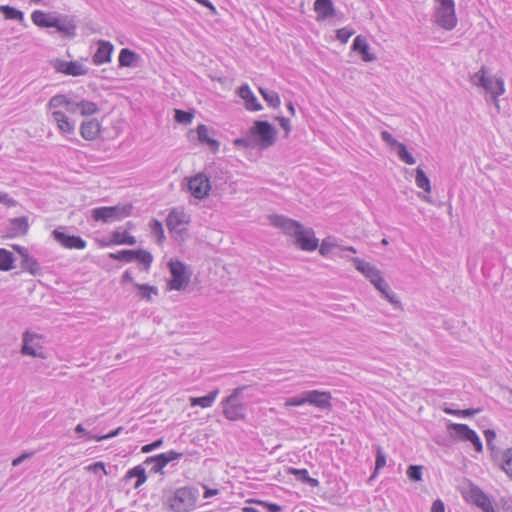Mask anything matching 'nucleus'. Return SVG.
I'll return each instance as SVG.
<instances>
[{
	"label": "nucleus",
	"instance_id": "nucleus-1",
	"mask_svg": "<svg viewBox=\"0 0 512 512\" xmlns=\"http://www.w3.org/2000/svg\"><path fill=\"white\" fill-rule=\"evenodd\" d=\"M31 19L40 28H55L65 38L73 39L76 36V22L68 15L56 16L42 10H35L31 14Z\"/></svg>",
	"mask_w": 512,
	"mask_h": 512
},
{
	"label": "nucleus",
	"instance_id": "nucleus-2",
	"mask_svg": "<svg viewBox=\"0 0 512 512\" xmlns=\"http://www.w3.org/2000/svg\"><path fill=\"white\" fill-rule=\"evenodd\" d=\"M199 490L185 486L174 491H164L163 505L172 512H190L196 507Z\"/></svg>",
	"mask_w": 512,
	"mask_h": 512
},
{
	"label": "nucleus",
	"instance_id": "nucleus-3",
	"mask_svg": "<svg viewBox=\"0 0 512 512\" xmlns=\"http://www.w3.org/2000/svg\"><path fill=\"white\" fill-rule=\"evenodd\" d=\"M254 148L262 150L273 146L277 141V129L268 121L256 120L249 129Z\"/></svg>",
	"mask_w": 512,
	"mask_h": 512
},
{
	"label": "nucleus",
	"instance_id": "nucleus-4",
	"mask_svg": "<svg viewBox=\"0 0 512 512\" xmlns=\"http://www.w3.org/2000/svg\"><path fill=\"white\" fill-rule=\"evenodd\" d=\"M247 386H240L233 390L231 395L222 400L223 414L230 421L244 420L246 417L247 405L239 401V397Z\"/></svg>",
	"mask_w": 512,
	"mask_h": 512
},
{
	"label": "nucleus",
	"instance_id": "nucleus-5",
	"mask_svg": "<svg viewBox=\"0 0 512 512\" xmlns=\"http://www.w3.org/2000/svg\"><path fill=\"white\" fill-rule=\"evenodd\" d=\"M435 22L445 30H452L457 25L454 0H435Z\"/></svg>",
	"mask_w": 512,
	"mask_h": 512
},
{
	"label": "nucleus",
	"instance_id": "nucleus-6",
	"mask_svg": "<svg viewBox=\"0 0 512 512\" xmlns=\"http://www.w3.org/2000/svg\"><path fill=\"white\" fill-rule=\"evenodd\" d=\"M132 209L131 204L97 207L92 210V218L95 221L110 223L128 217Z\"/></svg>",
	"mask_w": 512,
	"mask_h": 512
},
{
	"label": "nucleus",
	"instance_id": "nucleus-7",
	"mask_svg": "<svg viewBox=\"0 0 512 512\" xmlns=\"http://www.w3.org/2000/svg\"><path fill=\"white\" fill-rule=\"evenodd\" d=\"M109 258L117 261H122L126 263H130L133 261H137L144 266V269L147 271L153 261V256L150 252L138 249V250H129L124 249L118 252L109 253Z\"/></svg>",
	"mask_w": 512,
	"mask_h": 512
},
{
	"label": "nucleus",
	"instance_id": "nucleus-8",
	"mask_svg": "<svg viewBox=\"0 0 512 512\" xmlns=\"http://www.w3.org/2000/svg\"><path fill=\"white\" fill-rule=\"evenodd\" d=\"M171 279L168 282L171 290H184L190 281V274L187 272L186 265L179 260H170L168 263Z\"/></svg>",
	"mask_w": 512,
	"mask_h": 512
},
{
	"label": "nucleus",
	"instance_id": "nucleus-9",
	"mask_svg": "<svg viewBox=\"0 0 512 512\" xmlns=\"http://www.w3.org/2000/svg\"><path fill=\"white\" fill-rule=\"evenodd\" d=\"M42 336L26 330L22 335L21 354L24 356H32L40 359H45L46 354L43 346L41 345Z\"/></svg>",
	"mask_w": 512,
	"mask_h": 512
},
{
	"label": "nucleus",
	"instance_id": "nucleus-10",
	"mask_svg": "<svg viewBox=\"0 0 512 512\" xmlns=\"http://www.w3.org/2000/svg\"><path fill=\"white\" fill-rule=\"evenodd\" d=\"M182 456V453L171 450L165 453H160L154 456L147 457L144 460L143 465H151V473L164 474V467L168 463L180 459Z\"/></svg>",
	"mask_w": 512,
	"mask_h": 512
},
{
	"label": "nucleus",
	"instance_id": "nucleus-11",
	"mask_svg": "<svg viewBox=\"0 0 512 512\" xmlns=\"http://www.w3.org/2000/svg\"><path fill=\"white\" fill-rule=\"evenodd\" d=\"M50 64L56 72L69 76H83L88 73V68L77 61H66L55 58L50 61Z\"/></svg>",
	"mask_w": 512,
	"mask_h": 512
},
{
	"label": "nucleus",
	"instance_id": "nucleus-12",
	"mask_svg": "<svg viewBox=\"0 0 512 512\" xmlns=\"http://www.w3.org/2000/svg\"><path fill=\"white\" fill-rule=\"evenodd\" d=\"M188 189L196 199H204L209 195L211 184L209 178L204 173H198L188 182Z\"/></svg>",
	"mask_w": 512,
	"mask_h": 512
},
{
	"label": "nucleus",
	"instance_id": "nucleus-13",
	"mask_svg": "<svg viewBox=\"0 0 512 512\" xmlns=\"http://www.w3.org/2000/svg\"><path fill=\"white\" fill-rule=\"evenodd\" d=\"M53 238L67 249H84L87 242L80 236L70 235L64 231V228H57L52 231Z\"/></svg>",
	"mask_w": 512,
	"mask_h": 512
},
{
	"label": "nucleus",
	"instance_id": "nucleus-14",
	"mask_svg": "<svg viewBox=\"0 0 512 512\" xmlns=\"http://www.w3.org/2000/svg\"><path fill=\"white\" fill-rule=\"evenodd\" d=\"M269 220L271 225L281 229L285 234L292 236L294 238L303 227V225L299 221L293 220L283 215H270Z\"/></svg>",
	"mask_w": 512,
	"mask_h": 512
},
{
	"label": "nucleus",
	"instance_id": "nucleus-15",
	"mask_svg": "<svg viewBox=\"0 0 512 512\" xmlns=\"http://www.w3.org/2000/svg\"><path fill=\"white\" fill-rule=\"evenodd\" d=\"M188 223L189 216L183 210H178L177 208H173L166 218V225L170 232L178 235H182L187 231L184 225Z\"/></svg>",
	"mask_w": 512,
	"mask_h": 512
},
{
	"label": "nucleus",
	"instance_id": "nucleus-16",
	"mask_svg": "<svg viewBox=\"0 0 512 512\" xmlns=\"http://www.w3.org/2000/svg\"><path fill=\"white\" fill-rule=\"evenodd\" d=\"M295 244L303 251H314L319 246V240L315 237L312 228H304L297 233L295 237Z\"/></svg>",
	"mask_w": 512,
	"mask_h": 512
},
{
	"label": "nucleus",
	"instance_id": "nucleus-17",
	"mask_svg": "<svg viewBox=\"0 0 512 512\" xmlns=\"http://www.w3.org/2000/svg\"><path fill=\"white\" fill-rule=\"evenodd\" d=\"M331 393L326 391L310 390L306 391V401L321 410H330L332 408Z\"/></svg>",
	"mask_w": 512,
	"mask_h": 512
},
{
	"label": "nucleus",
	"instance_id": "nucleus-18",
	"mask_svg": "<svg viewBox=\"0 0 512 512\" xmlns=\"http://www.w3.org/2000/svg\"><path fill=\"white\" fill-rule=\"evenodd\" d=\"M480 81L481 87H483L487 92L491 94L493 102L495 103L496 107L499 108L497 98L505 92L503 79L498 78L494 81L491 77H482Z\"/></svg>",
	"mask_w": 512,
	"mask_h": 512
},
{
	"label": "nucleus",
	"instance_id": "nucleus-19",
	"mask_svg": "<svg viewBox=\"0 0 512 512\" xmlns=\"http://www.w3.org/2000/svg\"><path fill=\"white\" fill-rule=\"evenodd\" d=\"M28 230H29L28 217L21 216V217L12 218L9 220V223L7 226V236L10 238L24 236L27 234Z\"/></svg>",
	"mask_w": 512,
	"mask_h": 512
},
{
	"label": "nucleus",
	"instance_id": "nucleus-20",
	"mask_svg": "<svg viewBox=\"0 0 512 512\" xmlns=\"http://www.w3.org/2000/svg\"><path fill=\"white\" fill-rule=\"evenodd\" d=\"M113 50L114 46L109 41L99 40L97 50L92 57L93 63L95 65L109 63L111 61Z\"/></svg>",
	"mask_w": 512,
	"mask_h": 512
},
{
	"label": "nucleus",
	"instance_id": "nucleus-21",
	"mask_svg": "<svg viewBox=\"0 0 512 512\" xmlns=\"http://www.w3.org/2000/svg\"><path fill=\"white\" fill-rule=\"evenodd\" d=\"M238 95L244 100V105L247 110L255 112L262 109L261 103L247 84L239 87Z\"/></svg>",
	"mask_w": 512,
	"mask_h": 512
},
{
	"label": "nucleus",
	"instance_id": "nucleus-22",
	"mask_svg": "<svg viewBox=\"0 0 512 512\" xmlns=\"http://www.w3.org/2000/svg\"><path fill=\"white\" fill-rule=\"evenodd\" d=\"M352 50L358 52L364 62H373L377 59L376 55L370 52L367 40L362 35H358L353 40Z\"/></svg>",
	"mask_w": 512,
	"mask_h": 512
},
{
	"label": "nucleus",
	"instance_id": "nucleus-23",
	"mask_svg": "<svg viewBox=\"0 0 512 512\" xmlns=\"http://www.w3.org/2000/svg\"><path fill=\"white\" fill-rule=\"evenodd\" d=\"M100 131L101 125L96 119L83 121L80 126V134L87 141H93L97 139Z\"/></svg>",
	"mask_w": 512,
	"mask_h": 512
},
{
	"label": "nucleus",
	"instance_id": "nucleus-24",
	"mask_svg": "<svg viewBox=\"0 0 512 512\" xmlns=\"http://www.w3.org/2000/svg\"><path fill=\"white\" fill-rule=\"evenodd\" d=\"M314 10L318 14V21L333 17L336 14L332 0H315Z\"/></svg>",
	"mask_w": 512,
	"mask_h": 512
},
{
	"label": "nucleus",
	"instance_id": "nucleus-25",
	"mask_svg": "<svg viewBox=\"0 0 512 512\" xmlns=\"http://www.w3.org/2000/svg\"><path fill=\"white\" fill-rule=\"evenodd\" d=\"M52 117L54 121L57 123V127L59 128L62 134L73 135L75 132V124L71 122L69 118L62 111H54L52 112Z\"/></svg>",
	"mask_w": 512,
	"mask_h": 512
},
{
	"label": "nucleus",
	"instance_id": "nucleus-26",
	"mask_svg": "<svg viewBox=\"0 0 512 512\" xmlns=\"http://www.w3.org/2000/svg\"><path fill=\"white\" fill-rule=\"evenodd\" d=\"M448 428L452 436L461 441L471 440L475 435V431L466 424L451 423Z\"/></svg>",
	"mask_w": 512,
	"mask_h": 512
},
{
	"label": "nucleus",
	"instance_id": "nucleus-27",
	"mask_svg": "<svg viewBox=\"0 0 512 512\" xmlns=\"http://www.w3.org/2000/svg\"><path fill=\"white\" fill-rule=\"evenodd\" d=\"M288 474L293 475L297 481L303 484H307L311 487H318L320 484L318 479L309 476L307 469H298L290 467L288 469Z\"/></svg>",
	"mask_w": 512,
	"mask_h": 512
},
{
	"label": "nucleus",
	"instance_id": "nucleus-28",
	"mask_svg": "<svg viewBox=\"0 0 512 512\" xmlns=\"http://www.w3.org/2000/svg\"><path fill=\"white\" fill-rule=\"evenodd\" d=\"M197 135H198V140L200 141V143L206 144L210 148V150L214 153L218 151L220 143L216 139L209 137L208 128L206 125H204V124L198 125Z\"/></svg>",
	"mask_w": 512,
	"mask_h": 512
},
{
	"label": "nucleus",
	"instance_id": "nucleus-29",
	"mask_svg": "<svg viewBox=\"0 0 512 512\" xmlns=\"http://www.w3.org/2000/svg\"><path fill=\"white\" fill-rule=\"evenodd\" d=\"M139 60V54L129 48H123L119 53L118 61L120 67H134Z\"/></svg>",
	"mask_w": 512,
	"mask_h": 512
},
{
	"label": "nucleus",
	"instance_id": "nucleus-30",
	"mask_svg": "<svg viewBox=\"0 0 512 512\" xmlns=\"http://www.w3.org/2000/svg\"><path fill=\"white\" fill-rule=\"evenodd\" d=\"M351 261L353 262L355 268L361 272L367 279L373 278L377 276V273L380 271L369 262H366L360 258L352 257Z\"/></svg>",
	"mask_w": 512,
	"mask_h": 512
},
{
	"label": "nucleus",
	"instance_id": "nucleus-31",
	"mask_svg": "<svg viewBox=\"0 0 512 512\" xmlns=\"http://www.w3.org/2000/svg\"><path fill=\"white\" fill-rule=\"evenodd\" d=\"M126 478H136L134 488L137 489L143 485L147 480V474L143 465H137L129 469L126 473Z\"/></svg>",
	"mask_w": 512,
	"mask_h": 512
},
{
	"label": "nucleus",
	"instance_id": "nucleus-32",
	"mask_svg": "<svg viewBox=\"0 0 512 512\" xmlns=\"http://www.w3.org/2000/svg\"><path fill=\"white\" fill-rule=\"evenodd\" d=\"M219 394V390L215 389L205 396L191 398V406H200L202 408L211 407Z\"/></svg>",
	"mask_w": 512,
	"mask_h": 512
},
{
	"label": "nucleus",
	"instance_id": "nucleus-33",
	"mask_svg": "<svg viewBox=\"0 0 512 512\" xmlns=\"http://www.w3.org/2000/svg\"><path fill=\"white\" fill-rule=\"evenodd\" d=\"M134 286L138 289V296L147 302L152 301L153 296L158 295V288L149 284L134 283Z\"/></svg>",
	"mask_w": 512,
	"mask_h": 512
},
{
	"label": "nucleus",
	"instance_id": "nucleus-34",
	"mask_svg": "<svg viewBox=\"0 0 512 512\" xmlns=\"http://www.w3.org/2000/svg\"><path fill=\"white\" fill-rule=\"evenodd\" d=\"M21 268L28 271L33 276L39 275L41 273V267L38 261L29 254L24 255V258H22Z\"/></svg>",
	"mask_w": 512,
	"mask_h": 512
},
{
	"label": "nucleus",
	"instance_id": "nucleus-35",
	"mask_svg": "<svg viewBox=\"0 0 512 512\" xmlns=\"http://www.w3.org/2000/svg\"><path fill=\"white\" fill-rule=\"evenodd\" d=\"M14 255L12 252L0 248V270L1 271H10L14 268Z\"/></svg>",
	"mask_w": 512,
	"mask_h": 512
},
{
	"label": "nucleus",
	"instance_id": "nucleus-36",
	"mask_svg": "<svg viewBox=\"0 0 512 512\" xmlns=\"http://www.w3.org/2000/svg\"><path fill=\"white\" fill-rule=\"evenodd\" d=\"M0 12L6 19L24 21V13L21 10L16 9L10 5H1Z\"/></svg>",
	"mask_w": 512,
	"mask_h": 512
},
{
	"label": "nucleus",
	"instance_id": "nucleus-37",
	"mask_svg": "<svg viewBox=\"0 0 512 512\" xmlns=\"http://www.w3.org/2000/svg\"><path fill=\"white\" fill-rule=\"evenodd\" d=\"M111 241L114 244H126V245H135L136 238L130 235L128 232L121 233L120 231H114L111 236Z\"/></svg>",
	"mask_w": 512,
	"mask_h": 512
},
{
	"label": "nucleus",
	"instance_id": "nucleus-38",
	"mask_svg": "<svg viewBox=\"0 0 512 512\" xmlns=\"http://www.w3.org/2000/svg\"><path fill=\"white\" fill-rule=\"evenodd\" d=\"M259 92L269 106L272 108H278L280 106L281 101L277 92L264 88H259Z\"/></svg>",
	"mask_w": 512,
	"mask_h": 512
},
{
	"label": "nucleus",
	"instance_id": "nucleus-39",
	"mask_svg": "<svg viewBox=\"0 0 512 512\" xmlns=\"http://www.w3.org/2000/svg\"><path fill=\"white\" fill-rule=\"evenodd\" d=\"M76 106H80L79 111L82 116L94 115L99 111L96 103L85 99L79 100V104H76Z\"/></svg>",
	"mask_w": 512,
	"mask_h": 512
},
{
	"label": "nucleus",
	"instance_id": "nucleus-40",
	"mask_svg": "<svg viewBox=\"0 0 512 512\" xmlns=\"http://www.w3.org/2000/svg\"><path fill=\"white\" fill-rule=\"evenodd\" d=\"M416 185L429 193L431 191L430 180L421 167H417L415 176Z\"/></svg>",
	"mask_w": 512,
	"mask_h": 512
},
{
	"label": "nucleus",
	"instance_id": "nucleus-41",
	"mask_svg": "<svg viewBox=\"0 0 512 512\" xmlns=\"http://www.w3.org/2000/svg\"><path fill=\"white\" fill-rule=\"evenodd\" d=\"M500 467L512 479V448L502 453Z\"/></svg>",
	"mask_w": 512,
	"mask_h": 512
},
{
	"label": "nucleus",
	"instance_id": "nucleus-42",
	"mask_svg": "<svg viewBox=\"0 0 512 512\" xmlns=\"http://www.w3.org/2000/svg\"><path fill=\"white\" fill-rule=\"evenodd\" d=\"M397 152V155L399 157V159L408 164V165H413L415 164V158L412 156V154L407 150V147L405 144L403 143H399L395 148H394Z\"/></svg>",
	"mask_w": 512,
	"mask_h": 512
},
{
	"label": "nucleus",
	"instance_id": "nucleus-43",
	"mask_svg": "<svg viewBox=\"0 0 512 512\" xmlns=\"http://www.w3.org/2000/svg\"><path fill=\"white\" fill-rule=\"evenodd\" d=\"M376 450V460H375V469L370 479H373L377 476L378 471L386 465V454L384 453L382 447L380 445L375 446Z\"/></svg>",
	"mask_w": 512,
	"mask_h": 512
},
{
	"label": "nucleus",
	"instance_id": "nucleus-44",
	"mask_svg": "<svg viewBox=\"0 0 512 512\" xmlns=\"http://www.w3.org/2000/svg\"><path fill=\"white\" fill-rule=\"evenodd\" d=\"M69 97H70L69 95H65V94H56L50 98V100L47 104V108L51 110V109L59 108L61 106L66 107V104H70Z\"/></svg>",
	"mask_w": 512,
	"mask_h": 512
},
{
	"label": "nucleus",
	"instance_id": "nucleus-45",
	"mask_svg": "<svg viewBox=\"0 0 512 512\" xmlns=\"http://www.w3.org/2000/svg\"><path fill=\"white\" fill-rule=\"evenodd\" d=\"M382 296L387 299L389 301V303L391 305H393V307L395 309H401V302L400 300L398 299V297L396 296V294L391 291L388 283L386 284V289L382 290V291H379Z\"/></svg>",
	"mask_w": 512,
	"mask_h": 512
},
{
	"label": "nucleus",
	"instance_id": "nucleus-46",
	"mask_svg": "<svg viewBox=\"0 0 512 512\" xmlns=\"http://www.w3.org/2000/svg\"><path fill=\"white\" fill-rule=\"evenodd\" d=\"M194 114L189 111H184L181 109H175L174 119L177 123L180 124H189L191 123Z\"/></svg>",
	"mask_w": 512,
	"mask_h": 512
},
{
	"label": "nucleus",
	"instance_id": "nucleus-47",
	"mask_svg": "<svg viewBox=\"0 0 512 512\" xmlns=\"http://www.w3.org/2000/svg\"><path fill=\"white\" fill-rule=\"evenodd\" d=\"M151 233L158 238V242H162L165 238L163 225L157 219H152L150 222Z\"/></svg>",
	"mask_w": 512,
	"mask_h": 512
},
{
	"label": "nucleus",
	"instance_id": "nucleus-48",
	"mask_svg": "<svg viewBox=\"0 0 512 512\" xmlns=\"http://www.w3.org/2000/svg\"><path fill=\"white\" fill-rule=\"evenodd\" d=\"M406 473L408 478L414 482H419L422 480V466L420 465L408 466Z\"/></svg>",
	"mask_w": 512,
	"mask_h": 512
},
{
	"label": "nucleus",
	"instance_id": "nucleus-49",
	"mask_svg": "<svg viewBox=\"0 0 512 512\" xmlns=\"http://www.w3.org/2000/svg\"><path fill=\"white\" fill-rule=\"evenodd\" d=\"M335 246L336 244L331 241V238L327 237L322 240V243L319 247V253L326 257Z\"/></svg>",
	"mask_w": 512,
	"mask_h": 512
},
{
	"label": "nucleus",
	"instance_id": "nucleus-50",
	"mask_svg": "<svg viewBox=\"0 0 512 512\" xmlns=\"http://www.w3.org/2000/svg\"><path fill=\"white\" fill-rule=\"evenodd\" d=\"M307 403L306 391L302 392L299 396H294L286 400V406H301Z\"/></svg>",
	"mask_w": 512,
	"mask_h": 512
},
{
	"label": "nucleus",
	"instance_id": "nucleus-51",
	"mask_svg": "<svg viewBox=\"0 0 512 512\" xmlns=\"http://www.w3.org/2000/svg\"><path fill=\"white\" fill-rule=\"evenodd\" d=\"M353 34L354 30L348 29L347 27L340 28L336 31L337 39L342 43H346Z\"/></svg>",
	"mask_w": 512,
	"mask_h": 512
},
{
	"label": "nucleus",
	"instance_id": "nucleus-52",
	"mask_svg": "<svg viewBox=\"0 0 512 512\" xmlns=\"http://www.w3.org/2000/svg\"><path fill=\"white\" fill-rule=\"evenodd\" d=\"M374 286L375 288L378 290V291H382L384 289H386V284L387 282L385 281V279L381 276V273H377V276L373 277V278H369L368 279Z\"/></svg>",
	"mask_w": 512,
	"mask_h": 512
},
{
	"label": "nucleus",
	"instance_id": "nucleus-53",
	"mask_svg": "<svg viewBox=\"0 0 512 512\" xmlns=\"http://www.w3.org/2000/svg\"><path fill=\"white\" fill-rule=\"evenodd\" d=\"M251 502L264 506L269 512L282 511V507L276 503H270L263 500H251Z\"/></svg>",
	"mask_w": 512,
	"mask_h": 512
},
{
	"label": "nucleus",
	"instance_id": "nucleus-54",
	"mask_svg": "<svg viewBox=\"0 0 512 512\" xmlns=\"http://www.w3.org/2000/svg\"><path fill=\"white\" fill-rule=\"evenodd\" d=\"M234 144L236 146H242L244 148H254V145H253V142L251 139V135L249 132L247 133V135L245 137L235 139Z\"/></svg>",
	"mask_w": 512,
	"mask_h": 512
},
{
	"label": "nucleus",
	"instance_id": "nucleus-55",
	"mask_svg": "<svg viewBox=\"0 0 512 512\" xmlns=\"http://www.w3.org/2000/svg\"><path fill=\"white\" fill-rule=\"evenodd\" d=\"M163 442V438H159L153 441L152 443L145 444L144 446H142L141 451L143 453H150L153 450L160 448L163 445Z\"/></svg>",
	"mask_w": 512,
	"mask_h": 512
},
{
	"label": "nucleus",
	"instance_id": "nucleus-56",
	"mask_svg": "<svg viewBox=\"0 0 512 512\" xmlns=\"http://www.w3.org/2000/svg\"><path fill=\"white\" fill-rule=\"evenodd\" d=\"M381 138L387 145H389L393 149L400 143L388 131H382Z\"/></svg>",
	"mask_w": 512,
	"mask_h": 512
},
{
	"label": "nucleus",
	"instance_id": "nucleus-57",
	"mask_svg": "<svg viewBox=\"0 0 512 512\" xmlns=\"http://www.w3.org/2000/svg\"><path fill=\"white\" fill-rule=\"evenodd\" d=\"M0 204L8 207H15L18 203L15 199L11 198L8 193L0 191Z\"/></svg>",
	"mask_w": 512,
	"mask_h": 512
},
{
	"label": "nucleus",
	"instance_id": "nucleus-58",
	"mask_svg": "<svg viewBox=\"0 0 512 512\" xmlns=\"http://www.w3.org/2000/svg\"><path fill=\"white\" fill-rule=\"evenodd\" d=\"M35 454L34 451H26L22 453L20 456L16 457L12 460V466L16 467L19 466L21 463H23L25 460L30 459Z\"/></svg>",
	"mask_w": 512,
	"mask_h": 512
},
{
	"label": "nucleus",
	"instance_id": "nucleus-59",
	"mask_svg": "<svg viewBox=\"0 0 512 512\" xmlns=\"http://www.w3.org/2000/svg\"><path fill=\"white\" fill-rule=\"evenodd\" d=\"M485 74H486L485 67H484V66H482V67H481V69H480L478 72H476V73H474V74L472 75L471 80H472L473 84H474V85H477V86H481V81H480V79H481L482 77H486V75H485Z\"/></svg>",
	"mask_w": 512,
	"mask_h": 512
},
{
	"label": "nucleus",
	"instance_id": "nucleus-60",
	"mask_svg": "<svg viewBox=\"0 0 512 512\" xmlns=\"http://www.w3.org/2000/svg\"><path fill=\"white\" fill-rule=\"evenodd\" d=\"M479 409H464V410H449L448 413L455 414V415H462L464 417H469L477 412H479Z\"/></svg>",
	"mask_w": 512,
	"mask_h": 512
},
{
	"label": "nucleus",
	"instance_id": "nucleus-61",
	"mask_svg": "<svg viewBox=\"0 0 512 512\" xmlns=\"http://www.w3.org/2000/svg\"><path fill=\"white\" fill-rule=\"evenodd\" d=\"M276 120L279 122L280 126L285 130L286 135H288L289 132L291 131L290 120L283 116L276 117Z\"/></svg>",
	"mask_w": 512,
	"mask_h": 512
},
{
	"label": "nucleus",
	"instance_id": "nucleus-62",
	"mask_svg": "<svg viewBox=\"0 0 512 512\" xmlns=\"http://www.w3.org/2000/svg\"><path fill=\"white\" fill-rule=\"evenodd\" d=\"M69 103L70 104H66L67 112L74 114L79 111L80 106H76V104H79V100L69 97Z\"/></svg>",
	"mask_w": 512,
	"mask_h": 512
},
{
	"label": "nucleus",
	"instance_id": "nucleus-63",
	"mask_svg": "<svg viewBox=\"0 0 512 512\" xmlns=\"http://www.w3.org/2000/svg\"><path fill=\"white\" fill-rule=\"evenodd\" d=\"M468 442H470L474 446V449L477 452H482L483 445H482L481 439L479 438V436L477 435L476 432H475V435H473V438H471V440H468Z\"/></svg>",
	"mask_w": 512,
	"mask_h": 512
},
{
	"label": "nucleus",
	"instance_id": "nucleus-64",
	"mask_svg": "<svg viewBox=\"0 0 512 512\" xmlns=\"http://www.w3.org/2000/svg\"><path fill=\"white\" fill-rule=\"evenodd\" d=\"M431 512H445V506L442 500L437 499L432 503Z\"/></svg>",
	"mask_w": 512,
	"mask_h": 512
}]
</instances>
